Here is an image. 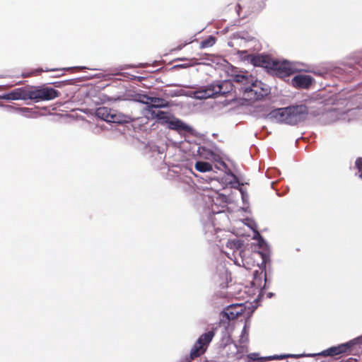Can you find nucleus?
Masks as SVG:
<instances>
[{"label":"nucleus","mask_w":362,"mask_h":362,"mask_svg":"<svg viewBox=\"0 0 362 362\" xmlns=\"http://www.w3.org/2000/svg\"><path fill=\"white\" fill-rule=\"evenodd\" d=\"M308 115V109L305 105H296L279 108L271 112L272 117L278 122L292 125L305 120Z\"/></svg>","instance_id":"f257e3e1"},{"label":"nucleus","mask_w":362,"mask_h":362,"mask_svg":"<svg viewBox=\"0 0 362 362\" xmlns=\"http://www.w3.org/2000/svg\"><path fill=\"white\" fill-rule=\"evenodd\" d=\"M60 95V93L49 86L35 87L30 90H24V100L30 99L37 102L42 100H51Z\"/></svg>","instance_id":"f03ea898"},{"label":"nucleus","mask_w":362,"mask_h":362,"mask_svg":"<svg viewBox=\"0 0 362 362\" xmlns=\"http://www.w3.org/2000/svg\"><path fill=\"white\" fill-rule=\"evenodd\" d=\"M358 339L350 340L348 342L331 346L318 354H310V356H337L341 355H350L356 350V345L358 344Z\"/></svg>","instance_id":"7ed1b4c3"},{"label":"nucleus","mask_w":362,"mask_h":362,"mask_svg":"<svg viewBox=\"0 0 362 362\" xmlns=\"http://www.w3.org/2000/svg\"><path fill=\"white\" fill-rule=\"evenodd\" d=\"M214 335V330H210L199 336L190 350L189 358H187L188 362L200 357L206 353Z\"/></svg>","instance_id":"20e7f679"},{"label":"nucleus","mask_w":362,"mask_h":362,"mask_svg":"<svg viewBox=\"0 0 362 362\" xmlns=\"http://www.w3.org/2000/svg\"><path fill=\"white\" fill-rule=\"evenodd\" d=\"M95 116L107 122L123 124L128 122L130 117L107 107H99L95 110Z\"/></svg>","instance_id":"39448f33"},{"label":"nucleus","mask_w":362,"mask_h":362,"mask_svg":"<svg viewBox=\"0 0 362 362\" xmlns=\"http://www.w3.org/2000/svg\"><path fill=\"white\" fill-rule=\"evenodd\" d=\"M272 66L270 73L281 78L288 77L296 71L293 64L288 61L274 60Z\"/></svg>","instance_id":"423d86ee"},{"label":"nucleus","mask_w":362,"mask_h":362,"mask_svg":"<svg viewBox=\"0 0 362 362\" xmlns=\"http://www.w3.org/2000/svg\"><path fill=\"white\" fill-rule=\"evenodd\" d=\"M245 310V306L243 304H232L224 309L222 315L228 320H233L242 315Z\"/></svg>","instance_id":"0eeeda50"},{"label":"nucleus","mask_w":362,"mask_h":362,"mask_svg":"<svg viewBox=\"0 0 362 362\" xmlns=\"http://www.w3.org/2000/svg\"><path fill=\"white\" fill-rule=\"evenodd\" d=\"M215 82H213L206 86H202L194 93V98L197 99H206L209 98H216L217 92L215 88Z\"/></svg>","instance_id":"6e6552de"},{"label":"nucleus","mask_w":362,"mask_h":362,"mask_svg":"<svg viewBox=\"0 0 362 362\" xmlns=\"http://www.w3.org/2000/svg\"><path fill=\"white\" fill-rule=\"evenodd\" d=\"M242 245H243L242 241L240 240H238V239L230 240L226 243L227 247L234 250V255H235V253L238 252L240 257H241V263L239 262V261L238 259H236L235 261V264H237L238 265H242L243 267H246L245 263V254H246L247 251L245 250H239L241 248Z\"/></svg>","instance_id":"1a4fd4ad"},{"label":"nucleus","mask_w":362,"mask_h":362,"mask_svg":"<svg viewBox=\"0 0 362 362\" xmlns=\"http://www.w3.org/2000/svg\"><path fill=\"white\" fill-rule=\"evenodd\" d=\"M215 88H216L217 92V97L219 95L226 97L228 95H232L233 84L230 81H215Z\"/></svg>","instance_id":"9d476101"},{"label":"nucleus","mask_w":362,"mask_h":362,"mask_svg":"<svg viewBox=\"0 0 362 362\" xmlns=\"http://www.w3.org/2000/svg\"><path fill=\"white\" fill-rule=\"evenodd\" d=\"M313 78L308 75H297L291 81V84L296 88L308 89L313 83Z\"/></svg>","instance_id":"9b49d317"},{"label":"nucleus","mask_w":362,"mask_h":362,"mask_svg":"<svg viewBox=\"0 0 362 362\" xmlns=\"http://www.w3.org/2000/svg\"><path fill=\"white\" fill-rule=\"evenodd\" d=\"M243 90V97L247 100H258L262 98V93H257V90L252 86L248 85L242 88Z\"/></svg>","instance_id":"f8f14e48"},{"label":"nucleus","mask_w":362,"mask_h":362,"mask_svg":"<svg viewBox=\"0 0 362 362\" xmlns=\"http://www.w3.org/2000/svg\"><path fill=\"white\" fill-rule=\"evenodd\" d=\"M273 59H272L269 56L265 55H259L252 59V62L255 66L264 67L268 69L270 72L272 69V64L274 63Z\"/></svg>","instance_id":"ddd939ff"},{"label":"nucleus","mask_w":362,"mask_h":362,"mask_svg":"<svg viewBox=\"0 0 362 362\" xmlns=\"http://www.w3.org/2000/svg\"><path fill=\"white\" fill-rule=\"evenodd\" d=\"M223 350L226 352V356L228 358H234L235 359H239L242 357V352L240 351V349L237 345L233 343L226 344L224 346Z\"/></svg>","instance_id":"4468645a"},{"label":"nucleus","mask_w":362,"mask_h":362,"mask_svg":"<svg viewBox=\"0 0 362 362\" xmlns=\"http://www.w3.org/2000/svg\"><path fill=\"white\" fill-rule=\"evenodd\" d=\"M169 127L171 129L174 130H187L188 127L187 124H185L183 122H182L179 119H169V122H168Z\"/></svg>","instance_id":"2eb2a0df"},{"label":"nucleus","mask_w":362,"mask_h":362,"mask_svg":"<svg viewBox=\"0 0 362 362\" xmlns=\"http://www.w3.org/2000/svg\"><path fill=\"white\" fill-rule=\"evenodd\" d=\"M151 104L148 106V110L151 112L153 108L164 107L168 106V102L160 98L152 97L150 100Z\"/></svg>","instance_id":"dca6fc26"},{"label":"nucleus","mask_w":362,"mask_h":362,"mask_svg":"<svg viewBox=\"0 0 362 362\" xmlns=\"http://www.w3.org/2000/svg\"><path fill=\"white\" fill-rule=\"evenodd\" d=\"M3 99L6 100H18L23 98V89L22 88H17L12 91H11L8 93H6L4 95L1 97Z\"/></svg>","instance_id":"f3484780"},{"label":"nucleus","mask_w":362,"mask_h":362,"mask_svg":"<svg viewBox=\"0 0 362 362\" xmlns=\"http://www.w3.org/2000/svg\"><path fill=\"white\" fill-rule=\"evenodd\" d=\"M195 169L202 173L209 172L212 170V165L208 162L197 161L195 163Z\"/></svg>","instance_id":"a211bd4d"},{"label":"nucleus","mask_w":362,"mask_h":362,"mask_svg":"<svg viewBox=\"0 0 362 362\" xmlns=\"http://www.w3.org/2000/svg\"><path fill=\"white\" fill-rule=\"evenodd\" d=\"M234 81L238 83H243L245 86H248L252 81V77L247 75L236 74L234 76Z\"/></svg>","instance_id":"6ab92c4d"},{"label":"nucleus","mask_w":362,"mask_h":362,"mask_svg":"<svg viewBox=\"0 0 362 362\" xmlns=\"http://www.w3.org/2000/svg\"><path fill=\"white\" fill-rule=\"evenodd\" d=\"M152 116L158 118L161 120L163 123H168L169 122V117L168 116V113L161 110H151Z\"/></svg>","instance_id":"aec40b11"},{"label":"nucleus","mask_w":362,"mask_h":362,"mask_svg":"<svg viewBox=\"0 0 362 362\" xmlns=\"http://www.w3.org/2000/svg\"><path fill=\"white\" fill-rule=\"evenodd\" d=\"M250 84L252 86V87L255 88V90H257V93H262V98L266 96L269 91L267 88H264L262 87V83L260 81H255V82H251Z\"/></svg>","instance_id":"412c9836"},{"label":"nucleus","mask_w":362,"mask_h":362,"mask_svg":"<svg viewBox=\"0 0 362 362\" xmlns=\"http://www.w3.org/2000/svg\"><path fill=\"white\" fill-rule=\"evenodd\" d=\"M216 39L214 37L209 36L207 39L201 42L200 46L202 48H206L212 46L215 43Z\"/></svg>","instance_id":"4be33fe9"},{"label":"nucleus","mask_w":362,"mask_h":362,"mask_svg":"<svg viewBox=\"0 0 362 362\" xmlns=\"http://www.w3.org/2000/svg\"><path fill=\"white\" fill-rule=\"evenodd\" d=\"M152 97H150L147 95L143 94V95H138V98L136 99L137 101L142 103L144 104L150 105Z\"/></svg>","instance_id":"5701e85b"},{"label":"nucleus","mask_w":362,"mask_h":362,"mask_svg":"<svg viewBox=\"0 0 362 362\" xmlns=\"http://www.w3.org/2000/svg\"><path fill=\"white\" fill-rule=\"evenodd\" d=\"M355 164L358 170L359 176L362 178V158H357Z\"/></svg>","instance_id":"b1692460"},{"label":"nucleus","mask_w":362,"mask_h":362,"mask_svg":"<svg viewBox=\"0 0 362 362\" xmlns=\"http://www.w3.org/2000/svg\"><path fill=\"white\" fill-rule=\"evenodd\" d=\"M248 362L256 361L259 359L258 354L255 353L247 355Z\"/></svg>","instance_id":"393cba45"},{"label":"nucleus","mask_w":362,"mask_h":362,"mask_svg":"<svg viewBox=\"0 0 362 362\" xmlns=\"http://www.w3.org/2000/svg\"><path fill=\"white\" fill-rule=\"evenodd\" d=\"M23 111H24V117L31 116V109L30 108L24 107Z\"/></svg>","instance_id":"a878e982"},{"label":"nucleus","mask_w":362,"mask_h":362,"mask_svg":"<svg viewBox=\"0 0 362 362\" xmlns=\"http://www.w3.org/2000/svg\"><path fill=\"white\" fill-rule=\"evenodd\" d=\"M285 358V356H271V357H269V359H283Z\"/></svg>","instance_id":"bb28decb"},{"label":"nucleus","mask_w":362,"mask_h":362,"mask_svg":"<svg viewBox=\"0 0 362 362\" xmlns=\"http://www.w3.org/2000/svg\"><path fill=\"white\" fill-rule=\"evenodd\" d=\"M175 67L185 68V67H187V66L185 64H179V65L175 66Z\"/></svg>","instance_id":"cd10ccee"},{"label":"nucleus","mask_w":362,"mask_h":362,"mask_svg":"<svg viewBox=\"0 0 362 362\" xmlns=\"http://www.w3.org/2000/svg\"><path fill=\"white\" fill-rule=\"evenodd\" d=\"M190 42H186L184 45H180L177 47V49H181L185 45L189 43Z\"/></svg>","instance_id":"c85d7f7f"},{"label":"nucleus","mask_w":362,"mask_h":362,"mask_svg":"<svg viewBox=\"0 0 362 362\" xmlns=\"http://www.w3.org/2000/svg\"><path fill=\"white\" fill-rule=\"evenodd\" d=\"M30 76V74H27V73H24V74H23L24 77H28Z\"/></svg>","instance_id":"c756f323"},{"label":"nucleus","mask_w":362,"mask_h":362,"mask_svg":"<svg viewBox=\"0 0 362 362\" xmlns=\"http://www.w3.org/2000/svg\"><path fill=\"white\" fill-rule=\"evenodd\" d=\"M54 70H55L54 69H51L46 70V71H54Z\"/></svg>","instance_id":"7c9ffc66"}]
</instances>
